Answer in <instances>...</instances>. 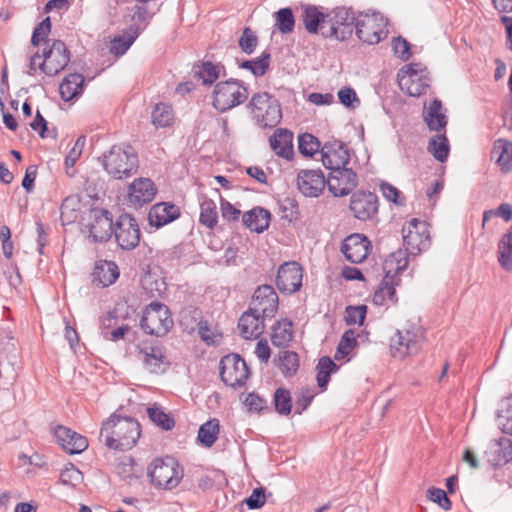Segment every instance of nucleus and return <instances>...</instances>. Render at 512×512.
Wrapping results in <instances>:
<instances>
[{
    "instance_id": "1",
    "label": "nucleus",
    "mask_w": 512,
    "mask_h": 512,
    "mask_svg": "<svg viewBox=\"0 0 512 512\" xmlns=\"http://www.w3.org/2000/svg\"><path fill=\"white\" fill-rule=\"evenodd\" d=\"M51 32V19L46 17L35 28L31 37V44L35 47L41 42L45 44L42 52V61L39 62V69L47 76L59 74L70 61V52L66 44L57 39H49Z\"/></svg>"
},
{
    "instance_id": "2",
    "label": "nucleus",
    "mask_w": 512,
    "mask_h": 512,
    "mask_svg": "<svg viewBox=\"0 0 512 512\" xmlns=\"http://www.w3.org/2000/svg\"><path fill=\"white\" fill-rule=\"evenodd\" d=\"M141 435L139 422L128 416L113 413L103 422L100 438L109 449L126 451L132 449Z\"/></svg>"
},
{
    "instance_id": "3",
    "label": "nucleus",
    "mask_w": 512,
    "mask_h": 512,
    "mask_svg": "<svg viewBox=\"0 0 512 512\" xmlns=\"http://www.w3.org/2000/svg\"><path fill=\"white\" fill-rule=\"evenodd\" d=\"M405 250L399 249L386 259V267L396 265V271L402 272L408 266V256H417L430 246V235L426 223L412 219L402 229Z\"/></svg>"
},
{
    "instance_id": "4",
    "label": "nucleus",
    "mask_w": 512,
    "mask_h": 512,
    "mask_svg": "<svg viewBox=\"0 0 512 512\" xmlns=\"http://www.w3.org/2000/svg\"><path fill=\"white\" fill-rule=\"evenodd\" d=\"M103 166L107 173L115 179H124L137 172L138 155L130 145H113L103 155Z\"/></svg>"
},
{
    "instance_id": "5",
    "label": "nucleus",
    "mask_w": 512,
    "mask_h": 512,
    "mask_svg": "<svg viewBox=\"0 0 512 512\" xmlns=\"http://www.w3.org/2000/svg\"><path fill=\"white\" fill-rule=\"evenodd\" d=\"M249 96L246 84L234 78L218 82L212 92V106L219 112H227L243 104Z\"/></svg>"
},
{
    "instance_id": "6",
    "label": "nucleus",
    "mask_w": 512,
    "mask_h": 512,
    "mask_svg": "<svg viewBox=\"0 0 512 512\" xmlns=\"http://www.w3.org/2000/svg\"><path fill=\"white\" fill-rule=\"evenodd\" d=\"M247 108L257 124L263 128L275 127L282 118L278 100L267 92L253 94Z\"/></svg>"
},
{
    "instance_id": "7",
    "label": "nucleus",
    "mask_w": 512,
    "mask_h": 512,
    "mask_svg": "<svg viewBox=\"0 0 512 512\" xmlns=\"http://www.w3.org/2000/svg\"><path fill=\"white\" fill-rule=\"evenodd\" d=\"M327 26H324L322 37L346 41L355 30L356 15L352 8L336 7L327 13Z\"/></svg>"
},
{
    "instance_id": "8",
    "label": "nucleus",
    "mask_w": 512,
    "mask_h": 512,
    "mask_svg": "<svg viewBox=\"0 0 512 512\" xmlns=\"http://www.w3.org/2000/svg\"><path fill=\"white\" fill-rule=\"evenodd\" d=\"M174 322L169 308L160 302L150 303L144 310L140 320L141 329L149 335L165 336L173 327Z\"/></svg>"
},
{
    "instance_id": "9",
    "label": "nucleus",
    "mask_w": 512,
    "mask_h": 512,
    "mask_svg": "<svg viewBox=\"0 0 512 512\" xmlns=\"http://www.w3.org/2000/svg\"><path fill=\"white\" fill-rule=\"evenodd\" d=\"M388 20L379 12L360 13L356 17L355 33L360 41L369 45L378 44L387 37Z\"/></svg>"
},
{
    "instance_id": "10",
    "label": "nucleus",
    "mask_w": 512,
    "mask_h": 512,
    "mask_svg": "<svg viewBox=\"0 0 512 512\" xmlns=\"http://www.w3.org/2000/svg\"><path fill=\"white\" fill-rule=\"evenodd\" d=\"M151 483L158 488L171 490L183 477V470L174 458L156 459L148 471Z\"/></svg>"
},
{
    "instance_id": "11",
    "label": "nucleus",
    "mask_w": 512,
    "mask_h": 512,
    "mask_svg": "<svg viewBox=\"0 0 512 512\" xmlns=\"http://www.w3.org/2000/svg\"><path fill=\"white\" fill-rule=\"evenodd\" d=\"M82 225L94 242L108 241L113 235L112 214L103 208H92L83 217Z\"/></svg>"
},
{
    "instance_id": "12",
    "label": "nucleus",
    "mask_w": 512,
    "mask_h": 512,
    "mask_svg": "<svg viewBox=\"0 0 512 512\" xmlns=\"http://www.w3.org/2000/svg\"><path fill=\"white\" fill-rule=\"evenodd\" d=\"M250 376V370L239 354H228L220 361V378L230 387H242Z\"/></svg>"
},
{
    "instance_id": "13",
    "label": "nucleus",
    "mask_w": 512,
    "mask_h": 512,
    "mask_svg": "<svg viewBox=\"0 0 512 512\" xmlns=\"http://www.w3.org/2000/svg\"><path fill=\"white\" fill-rule=\"evenodd\" d=\"M422 333L412 327L411 329H398L390 340V351L394 358L403 359L417 354L421 348Z\"/></svg>"
},
{
    "instance_id": "14",
    "label": "nucleus",
    "mask_w": 512,
    "mask_h": 512,
    "mask_svg": "<svg viewBox=\"0 0 512 512\" xmlns=\"http://www.w3.org/2000/svg\"><path fill=\"white\" fill-rule=\"evenodd\" d=\"M113 234L123 250H132L140 242L139 225L136 219L129 214H122L118 217Z\"/></svg>"
},
{
    "instance_id": "15",
    "label": "nucleus",
    "mask_w": 512,
    "mask_h": 512,
    "mask_svg": "<svg viewBox=\"0 0 512 512\" xmlns=\"http://www.w3.org/2000/svg\"><path fill=\"white\" fill-rule=\"evenodd\" d=\"M349 208L356 219L371 220L378 213V196L370 191H356L351 196Z\"/></svg>"
},
{
    "instance_id": "16",
    "label": "nucleus",
    "mask_w": 512,
    "mask_h": 512,
    "mask_svg": "<svg viewBox=\"0 0 512 512\" xmlns=\"http://www.w3.org/2000/svg\"><path fill=\"white\" fill-rule=\"evenodd\" d=\"M302 278L303 269L297 262H285L278 269L276 286L281 293L292 294L302 287Z\"/></svg>"
},
{
    "instance_id": "17",
    "label": "nucleus",
    "mask_w": 512,
    "mask_h": 512,
    "mask_svg": "<svg viewBox=\"0 0 512 512\" xmlns=\"http://www.w3.org/2000/svg\"><path fill=\"white\" fill-rule=\"evenodd\" d=\"M384 270L385 276L372 296V302L378 306H383L388 301L392 304H396L398 301L395 286L400 282L399 274L401 272L396 271V265L386 267V261L384 262Z\"/></svg>"
},
{
    "instance_id": "18",
    "label": "nucleus",
    "mask_w": 512,
    "mask_h": 512,
    "mask_svg": "<svg viewBox=\"0 0 512 512\" xmlns=\"http://www.w3.org/2000/svg\"><path fill=\"white\" fill-rule=\"evenodd\" d=\"M357 184V174L352 169L346 167L331 171L327 177V187L336 197L348 195Z\"/></svg>"
},
{
    "instance_id": "19",
    "label": "nucleus",
    "mask_w": 512,
    "mask_h": 512,
    "mask_svg": "<svg viewBox=\"0 0 512 512\" xmlns=\"http://www.w3.org/2000/svg\"><path fill=\"white\" fill-rule=\"evenodd\" d=\"M322 163L330 171L346 167L350 155L346 145L340 140L327 141L321 148Z\"/></svg>"
},
{
    "instance_id": "20",
    "label": "nucleus",
    "mask_w": 512,
    "mask_h": 512,
    "mask_svg": "<svg viewBox=\"0 0 512 512\" xmlns=\"http://www.w3.org/2000/svg\"><path fill=\"white\" fill-rule=\"evenodd\" d=\"M279 299L270 285L259 286L252 299V308L261 313L262 318H272L278 310Z\"/></svg>"
},
{
    "instance_id": "21",
    "label": "nucleus",
    "mask_w": 512,
    "mask_h": 512,
    "mask_svg": "<svg viewBox=\"0 0 512 512\" xmlns=\"http://www.w3.org/2000/svg\"><path fill=\"white\" fill-rule=\"evenodd\" d=\"M299 191L308 197L319 196L327 186V178L320 170H301L297 175Z\"/></svg>"
},
{
    "instance_id": "22",
    "label": "nucleus",
    "mask_w": 512,
    "mask_h": 512,
    "mask_svg": "<svg viewBox=\"0 0 512 512\" xmlns=\"http://www.w3.org/2000/svg\"><path fill=\"white\" fill-rule=\"evenodd\" d=\"M157 193L154 182L149 178H137L128 189L127 201L130 205L142 207L151 202Z\"/></svg>"
},
{
    "instance_id": "23",
    "label": "nucleus",
    "mask_w": 512,
    "mask_h": 512,
    "mask_svg": "<svg viewBox=\"0 0 512 512\" xmlns=\"http://www.w3.org/2000/svg\"><path fill=\"white\" fill-rule=\"evenodd\" d=\"M370 245L371 243L366 236L355 233L344 239L341 251L351 263H361L368 256Z\"/></svg>"
},
{
    "instance_id": "24",
    "label": "nucleus",
    "mask_w": 512,
    "mask_h": 512,
    "mask_svg": "<svg viewBox=\"0 0 512 512\" xmlns=\"http://www.w3.org/2000/svg\"><path fill=\"white\" fill-rule=\"evenodd\" d=\"M53 434L63 450L71 455L80 454L88 448L86 437L65 426L57 425Z\"/></svg>"
},
{
    "instance_id": "25",
    "label": "nucleus",
    "mask_w": 512,
    "mask_h": 512,
    "mask_svg": "<svg viewBox=\"0 0 512 512\" xmlns=\"http://www.w3.org/2000/svg\"><path fill=\"white\" fill-rule=\"evenodd\" d=\"M138 349L141 360L150 373L165 371L164 365L168 363L166 362L163 346L143 342L138 346Z\"/></svg>"
},
{
    "instance_id": "26",
    "label": "nucleus",
    "mask_w": 512,
    "mask_h": 512,
    "mask_svg": "<svg viewBox=\"0 0 512 512\" xmlns=\"http://www.w3.org/2000/svg\"><path fill=\"white\" fill-rule=\"evenodd\" d=\"M238 329L244 339H257L264 331V318L260 312L251 307L240 317Z\"/></svg>"
},
{
    "instance_id": "27",
    "label": "nucleus",
    "mask_w": 512,
    "mask_h": 512,
    "mask_svg": "<svg viewBox=\"0 0 512 512\" xmlns=\"http://www.w3.org/2000/svg\"><path fill=\"white\" fill-rule=\"evenodd\" d=\"M181 215L180 208L169 202H160L154 204L148 213V220L151 226L161 228Z\"/></svg>"
},
{
    "instance_id": "28",
    "label": "nucleus",
    "mask_w": 512,
    "mask_h": 512,
    "mask_svg": "<svg viewBox=\"0 0 512 512\" xmlns=\"http://www.w3.org/2000/svg\"><path fill=\"white\" fill-rule=\"evenodd\" d=\"M488 462L492 466H501L512 460V441L505 437H500L490 443L485 452Z\"/></svg>"
},
{
    "instance_id": "29",
    "label": "nucleus",
    "mask_w": 512,
    "mask_h": 512,
    "mask_svg": "<svg viewBox=\"0 0 512 512\" xmlns=\"http://www.w3.org/2000/svg\"><path fill=\"white\" fill-rule=\"evenodd\" d=\"M327 13H323L314 5H306L302 9L301 21L309 34L320 33L327 26Z\"/></svg>"
},
{
    "instance_id": "30",
    "label": "nucleus",
    "mask_w": 512,
    "mask_h": 512,
    "mask_svg": "<svg viewBox=\"0 0 512 512\" xmlns=\"http://www.w3.org/2000/svg\"><path fill=\"white\" fill-rule=\"evenodd\" d=\"M442 109V102L437 98L430 102L428 108L424 107L423 120L431 131L440 132L447 126V116L442 112Z\"/></svg>"
},
{
    "instance_id": "31",
    "label": "nucleus",
    "mask_w": 512,
    "mask_h": 512,
    "mask_svg": "<svg viewBox=\"0 0 512 512\" xmlns=\"http://www.w3.org/2000/svg\"><path fill=\"white\" fill-rule=\"evenodd\" d=\"M293 133L287 129L279 128L270 137V147L279 157L287 160L293 156Z\"/></svg>"
},
{
    "instance_id": "32",
    "label": "nucleus",
    "mask_w": 512,
    "mask_h": 512,
    "mask_svg": "<svg viewBox=\"0 0 512 512\" xmlns=\"http://www.w3.org/2000/svg\"><path fill=\"white\" fill-rule=\"evenodd\" d=\"M119 277V269L113 261L96 262L92 272V281L102 287L113 284Z\"/></svg>"
},
{
    "instance_id": "33",
    "label": "nucleus",
    "mask_w": 512,
    "mask_h": 512,
    "mask_svg": "<svg viewBox=\"0 0 512 512\" xmlns=\"http://www.w3.org/2000/svg\"><path fill=\"white\" fill-rule=\"evenodd\" d=\"M271 214L267 209L255 207L242 216V222L245 227L256 233H262L268 229Z\"/></svg>"
},
{
    "instance_id": "34",
    "label": "nucleus",
    "mask_w": 512,
    "mask_h": 512,
    "mask_svg": "<svg viewBox=\"0 0 512 512\" xmlns=\"http://www.w3.org/2000/svg\"><path fill=\"white\" fill-rule=\"evenodd\" d=\"M141 33V28L137 25H129V27L124 31V35L116 36L110 42V53L115 56H122L126 53V51L130 48V46L134 43L137 37Z\"/></svg>"
},
{
    "instance_id": "35",
    "label": "nucleus",
    "mask_w": 512,
    "mask_h": 512,
    "mask_svg": "<svg viewBox=\"0 0 512 512\" xmlns=\"http://www.w3.org/2000/svg\"><path fill=\"white\" fill-rule=\"evenodd\" d=\"M84 77L79 73H72L66 76L59 86V93L64 101H71L82 94Z\"/></svg>"
},
{
    "instance_id": "36",
    "label": "nucleus",
    "mask_w": 512,
    "mask_h": 512,
    "mask_svg": "<svg viewBox=\"0 0 512 512\" xmlns=\"http://www.w3.org/2000/svg\"><path fill=\"white\" fill-rule=\"evenodd\" d=\"M222 70L225 72L223 65L205 61L200 65H195L192 72L193 77L199 81L201 80L203 85H211L220 77Z\"/></svg>"
},
{
    "instance_id": "37",
    "label": "nucleus",
    "mask_w": 512,
    "mask_h": 512,
    "mask_svg": "<svg viewBox=\"0 0 512 512\" xmlns=\"http://www.w3.org/2000/svg\"><path fill=\"white\" fill-rule=\"evenodd\" d=\"M491 156L496 159L502 172L508 173L512 170V142L498 139L494 143Z\"/></svg>"
},
{
    "instance_id": "38",
    "label": "nucleus",
    "mask_w": 512,
    "mask_h": 512,
    "mask_svg": "<svg viewBox=\"0 0 512 512\" xmlns=\"http://www.w3.org/2000/svg\"><path fill=\"white\" fill-rule=\"evenodd\" d=\"M180 316H181L182 323H185V321L188 319V317H191L198 327V332H199V335L202 338V340L208 344L215 343L214 333L208 327L207 322L201 320V311L198 308H195V307L185 308L181 311Z\"/></svg>"
},
{
    "instance_id": "39",
    "label": "nucleus",
    "mask_w": 512,
    "mask_h": 512,
    "mask_svg": "<svg viewBox=\"0 0 512 512\" xmlns=\"http://www.w3.org/2000/svg\"><path fill=\"white\" fill-rule=\"evenodd\" d=\"M293 337L292 322L288 319L277 321L272 326L271 342L276 347L286 346Z\"/></svg>"
},
{
    "instance_id": "40",
    "label": "nucleus",
    "mask_w": 512,
    "mask_h": 512,
    "mask_svg": "<svg viewBox=\"0 0 512 512\" xmlns=\"http://www.w3.org/2000/svg\"><path fill=\"white\" fill-rule=\"evenodd\" d=\"M498 262L503 269L512 270V226L498 243Z\"/></svg>"
},
{
    "instance_id": "41",
    "label": "nucleus",
    "mask_w": 512,
    "mask_h": 512,
    "mask_svg": "<svg viewBox=\"0 0 512 512\" xmlns=\"http://www.w3.org/2000/svg\"><path fill=\"white\" fill-rule=\"evenodd\" d=\"M271 55L269 52H262L260 57L252 60H243L239 62L236 59L239 68L249 70L255 77L263 76L270 66Z\"/></svg>"
},
{
    "instance_id": "42",
    "label": "nucleus",
    "mask_w": 512,
    "mask_h": 512,
    "mask_svg": "<svg viewBox=\"0 0 512 512\" xmlns=\"http://www.w3.org/2000/svg\"><path fill=\"white\" fill-rule=\"evenodd\" d=\"M399 86L405 90L410 96L419 97L426 93L429 84L421 77L414 78V75H403L398 79Z\"/></svg>"
},
{
    "instance_id": "43",
    "label": "nucleus",
    "mask_w": 512,
    "mask_h": 512,
    "mask_svg": "<svg viewBox=\"0 0 512 512\" xmlns=\"http://www.w3.org/2000/svg\"><path fill=\"white\" fill-rule=\"evenodd\" d=\"M428 151L439 162H445L449 156V141L445 134H437L428 143Z\"/></svg>"
},
{
    "instance_id": "44",
    "label": "nucleus",
    "mask_w": 512,
    "mask_h": 512,
    "mask_svg": "<svg viewBox=\"0 0 512 512\" xmlns=\"http://www.w3.org/2000/svg\"><path fill=\"white\" fill-rule=\"evenodd\" d=\"M220 425L218 419H211L200 426L198 440L204 447H211L218 438Z\"/></svg>"
},
{
    "instance_id": "45",
    "label": "nucleus",
    "mask_w": 512,
    "mask_h": 512,
    "mask_svg": "<svg viewBox=\"0 0 512 512\" xmlns=\"http://www.w3.org/2000/svg\"><path fill=\"white\" fill-rule=\"evenodd\" d=\"M317 369V384L321 390H326L330 381L331 373L338 369V366L331 360L330 357L324 356L319 359Z\"/></svg>"
},
{
    "instance_id": "46",
    "label": "nucleus",
    "mask_w": 512,
    "mask_h": 512,
    "mask_svg": "<svg viewBox=\"0 0 512 512\" xmlns=\"http://www.w3.org/2000/svg\"><path fill=\"white\" fill-rule=\"evenodd\" d=\"M117 319L115 312H109L107 317L103 320L102 335L106 340L119 341L124 338L126 333L130 330L128 325H122L113 330H110L112 322Z\"/></svg>"
},
{
    "instance_id": "47",
    "label": "nucleus",
    "mask_w": 512,
    "mask_h": 512,
    "mask_svg": "<svg viewBox=\"0 0 512 512\" xmlns=\"http://www.w3.org/2000/svg\"><path fill=\"white\" fill-rule=\"evenodd\" d=\"M200 224L212 229L217 225L218 212L216 204L211 199H205L200 205Z\"/></svg>"
},
{
    "instance_id": "48",
    "label": "nucleus",
    "mask_w": 512,
    "mask_h": 512,
    "mask_svg": "<svg viewBox=\"0 0 512 512\" xmlns=\"http://www.w3.org/2000/svg\"><path fill=\"white\" fill-rule=\"evenodd\" d=\"M149 419L163 430L169 431L175 426L174 418L161 407L152 406L147 409Z\"/></svg>"
},
{
    "instance_id": "49",
    "label": "nucleus",
    "mask_w": 512,
    "mask_h": 512,
    "mask_svg": "<svg viewBox=\"0 0 512 512\" xmlns=\"http://www.w3.org/2000/svg\"><path fill=\"white\" fill-rule=\"evenodd\" d=\"M152 123L156 127H167L172 123L173 110L167 103H158L155 105L152 114Z\"/></svg>"
},
{
    "instance_id": "50",
    "label": "nucleus",
    "mask_w": 512,
    "mask_h": 512,
    "mask_svg": "<svg viewBox=\"0 0 512 512\" xmlns=\"http://www.w3.org/2000/svg\"><path fill=\"white\" fill-rule=\"evenodd\" d=\"M273 404L277 413L284 416L289 415L292 410L290 391L282 387L277 388L273 396Z\"/></svg>"
},
{
    "instance_id": "51",
    "label": "nucleus",
    "mask_w": 512,
    "mask_h": 512,
    "mask_svg": "<svg viewBox=\"0 0 512 512\" xmlns=\"http://www.w3.org/2000/svg\"><path fill=\"white\" fill-rule=\"evenodd\" d=\"M276 26L282 34L294 31L295 17L291 8H281L275 12Z\"/></svg>"
},
{
    "instance_id": "52",
    "label": "nucleus",
    "mask_w": 512,
    "mask_h": 512,
    "mask_svg": "<svg viewBox=\"0 0 512 512\" xmlns=\"http://www.w3.org/2000/svg\"><path fill=\"white\" fill-rule=\"evenodd\" d=\"M357 346L356 333L353 329H349L341 336L336 349L335 359L340 360L348 356L350 352Z\"/></svg>"
},
{
    "instance_id": "53",
    "label": "nucleus",
    "mask_w": 512,
    "mask_h": 512,
    "mask_svg": "<svg viewBox=\"0 0 512 512\" xmlns=\"http://www.w3.org/2000/svg\"><path fill=\"white\" fill-rule=\"evenodd\" d=\"M321 143L317 137L310 133H303L298 137L299 152L307 157H312L319 151Z\"/></svg>"
},
{
    "instance_id": "54",
    "label": "nucleus",
    "mask_w": 512,
    "mask_h": 512,
    "mask_svg": "<svg viewBox=\"0 0 512 512\" xmlns=\"http://www.w3.org/2000/svg\"><path fill=\"white\" fill-rule=\"evenodd\" d=\"M279 368L285 376L294 375L299 368V357L296 352L284 351L279 356Z\"/></svg>"
},
{
    "instance_id": "55",
    "label": "nucleus",
    "mask_w": 512,
    "mask_h": 512,
    "mask_svg": "<svg viewBox=\"0 0 512 512\" xmlns=\"http://www.w3.org/2000/svg\"><path fill=\"white\" fill-rule=\"evenodd\" d=\"M85 143H86V137L79 136L77 138L74 146L71 148V150L68 152L67 156L65 157L64 165L66 168V173L70 177L74 176V172H70V169H72L74 167L77 160L81 157Z\"/></svg>"
},
{
    "instance_id": "56",
    "label": "nucleus",
    "mask_w": 512,
    "mask_h": 512,
    "mask_svg": "<svg viewBox=\"0 0 512 512\" xmlns=\"http://www.w3.org/2000/svg\"><path fill=\"white\" fill-rule=\"evenodd\" d=\"M238 44L243 52L250 55L255 51L258 45V37L251 28L245 27Z\"/></svg>"
},
{
    "instance_id": "57",
    "label": "nucleus",
    "mask_w": 512,
    "mask_h": 512,
    "mask_svg": "<svg viewBox=\"0 0 512 512\" xmlns=\"http://www.w3.org/2000/svg\"><path fill=\"white\" fill-rule=\"evenodd\" d=\"M367 313L365 305L348 306L345 311V322L347 325H362Z\"/></svg>"
},
{
    "instance_id": "58",
    "label": "nucleus",
    "mask_w": 512,
    "mask_h": 512,
    "mask_svg": "<svg viewBox=\"0 0 512 512\" xmlns=\"http://www.w3.org/2000/svg\"><path fill=\"white\" fill-rule=\"evenodd\" d=\"M280 208L283 213L282 218L287 221L294 222L300 218L299 205L296 200L287 197L282 201Z\"/></svg>"
},
{
    "instance_id": "59",
    "label": "nucleus",
    "mask_w": 512,
    "mask_h": 512,
    "mask_svg": "<svg viewBox=\"0 0 512 512\" xmlns=\"http://www.w3.org/2000/svg\"><path fill=\"white\" fill-rule=\"evenodd\" d=\"M498 425L503 433L512 435V397L508 400L506 409L499 413Z\"/></svg>"
},
{
    "instance_id": "60",
    "label": "nucleus",
    "mask_w": 512,
    "mask_h": 512,
    "mask_svg": "<svg viewBox=\"0 0 512 512\" xmlns=\"http://www.w3.org/2000/svg\"><path fill=\"white\" fill-rule=\"evenodd\" d=\"M145 3L137 4L133 7V15L131 17L132 24L137 25L141 28V32L147 26V21L151 17L149 15L147 7L144 5Z\"/></svg>"
},
{
    "instance_id": "61",
    "label": "nucleus",
    "mask_w": 512,
    "mask_h": 512,
    "mask_svg": "<svg viewBox=\"0 0 512 512\" xmlns=\"http://www.w3.org/2000/svg\"><path fill=\"white\" fill-rule=\"evenodd\" d=\"M314 398L313 392L309 388H302L299 393H296L295 400V413L301 414L308 408Z\"/></svg>"
},
{
    "instance_id": "62",
    "label": "nucleus",
    "mask_w": 512,
    "mask_h": 512,
    "mask_svg": "<svg viewBox=\"0 0 512 512\" xmlns=\"http://www.w3.org/2000/svg\"><path fill=\"white\" fill-rule=\"evenodd\" d=\"M81 478V472L73 464L66 466L60 474V482L64 485L74 486Z\"/></svg>"
},
{
    "instance_id": "63",
    "label": "nucleus",
    "mask_w": 512,
    "mask_h": 512,
    "mask_svg": "<svg viewBox=\"0 0 512 512\" xmlns=\"http://www.w3.org/2000/svg\"><path fill=\"white\" fill-rule=\"evenodd\" d=\"M429 499L437 503L442 509L450 510L452 503L443 489L432 487L428 490Z\"/></svg>"
},
{
    "instance_id": "64",
    "label": "nucleus",
    "mask_w": 512,
    "mask_h": 512,
    "mask_svg": "<svg viewBox=\"0 0 512 512\" xmlns=\"http://www.w3.org/2000/svg\"><path fill=\"white\" fill-rule=\"evenodd\" d=\"M410 43L401 36L393 38L394 53L403 61H407L411 57Z\"/></svg>"
}]
</instances>
